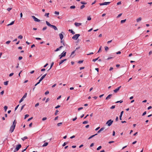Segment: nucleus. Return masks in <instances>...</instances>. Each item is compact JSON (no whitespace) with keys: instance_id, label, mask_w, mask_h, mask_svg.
I'll list each match as a JSON object with an SVG mask.
<instances>
[{"instance_id":"f257e3e1","label":"nucleus","mask_w":152,"mask_h":152,"mask_svg":"<svg viewBox=\"0 0 152 152\" xmlns=\"http://www.w3.org/2000/svg\"><path fill=\"white\" fill-rule=\"evenodd\" d=\"M16 123V121L15 120L13 122L12 125L10 127V131L11 133H12L13 132L14 130L15 129Z\"/></svg>"},{"instance_id":"f03ea898","label":"nucleus","mask_w":152,"mask_h":152,"mask_svg":"<svg viewBox=\"0 0 152 152\" xmlns=\"http://www.w3.org/2000/svg\"><path fill=\"white\" fill-rule=\"evenodd\" d=\"M46 23L48 26L53 28L55 30H58V28L55 26L51 25L47 21H46Z\"/></svg>"},{"instance_id":"7ed1b4c3","label":"nucleus","mask_w":152,"mask_h":152,"mask_svg":"<svg viewBox=\"0 0 152 152\" xmlns=\"http://www.w3.org/2000/svg\"><path fill=\"white\" fill-rule=\"evenodd\" d=\"M113 122V121L111 119H110L108 120L106 123V124L108 126H110L112 124Z\"/></svg>"},{"instance_id":"20e7f679","label":"nucleus","mask_w":152,"mask_h":152,"mask_svg":"<svg viewBox=\"0 0 152 152\" xmlns=\"http://www.w3.org/2000/svg\"><path fill=\"white\" fill-rule=\"evenodd\" d=\"M80 36V34H75L72 37V39L74 40H77Z\"/></svg>"},{"instance_id":"39448f33","label":"nucleus","mask_w":152,"mask_h":152,"mask_svg":"<svg viewBox=\"0 0 152 152\" xmlns=\"http://www.w3.org/2000/svg\"><path fill=\"white\" fill-rule=\"evenodd\" d=\"M66 53V52L64 51L59 56H60V59H61L62 58V57H64L65 56Z\"/></svg>"},{"instance_id":"423d86ee","label":"nucleus","mask_w":152,"mask_h":152,"mask_svg":"<svg viewBox=\"0 0 152 152\" xmlns=\"http://www.w3.org/2000/svg\"><path fill=\"white\" fill-rule=\"evenodd\" d=\"M32 17L34 19V21L37 22H39L40 21V20L36 18L34 16H32Z\"/></svg>"},{"instance_id":"0eeeda50","label":"nucleus","mask_w":152,"mask_h":152,"mask_svg":"<svg viewBox=\"0 0 152 152\" xmlns=\"http://www.w3.org/2000/svg\"><path fill=\"white\" fill-rule=\"evenodd\" d=\"M21 147V145L20 144H18L16 146L15 150L16 151H18Z\"/></svg>"},{"instance_id":"6e6552de","label":"nucleus","mask_w":152,"mask_h":152,"mask_svg":"<svg viewBox=\"0 0 152 152\" xmlns=\"http://www.w3.org/2000/svg\"><path fill=\"white\" fill-rule=\"evenodd\" d=\"M62 33L64 34V32H61V33H60L59 34L60 38L61 40L62 39L64 38V36L63 35Z\"/></svg>"},{"instance_id":"1a4fd4ad","label":"nucleus","mask_w":152,"mask_h":152,"mask_svg":"<svg viewBox=\"0 0 152 152\" xmlns=\"http://www.w3.org/2000/svg\"><path fill=\"white\" fill-rule=\"evenodd\" d=\"M74 24L76 26L78 27L81 25L82 23L75 22Z\"/></svg>"},{"instance_id":"9d476101","label":"nucleus","mask_w":152,"mask_h":152,"mask_svg":"<svg viewBox=\"0 0 152 152\" xmlns=\"http://www.w3.org/2000/svg\"><path fill=\"white\" fill-rule=\"evenodd\" d=\"M121 87V86H120L117 88H116V89L114 90L113 91L115 93H117L118 92V91L119 90L120 88Z\"/></svg>"},{"instance_id":"9b49d317","label":"nucleus","mask_w":152,"mask_h":152,"mask_svg":"<svg viewBox=\"0 0 152 152\" xmlns=\"http://www.w3.org/2000/svg\"><path fill=\"white\" fill-rule=\"evenodd\" d=\"M26 96H23V97L20 99L19 102L20 103L22 102L24 99L26 97Z\"/></svg>"},{"instance_id":"f8f14e48","label":"nucleus","mask_w":152,"mask_h":152,"mask_svg":"<svg viewBox=\"0 0 152 152\" xmlns=\"http://www.w3.org/2000/svg\"><path fill=\"white\" fill-rule=\"evenodd\" d=\"M47 74H46L44 75H43L40 78V81H41L47 75Z\"/></svg>"},{"instance_id":"ddd939ff","label":"nucleus","mask_w":152,"mask_h":152,"mask_svg":"<svg viewBox=\"0 0 152 152\" xmlns=\"http://www.w3.org/2000/svg\"><path fill=\"white\" fill-rule=\"evenodd\" d=\"M66 59H65L64 60H61L59 63V65H60V64H62L64 62L66 61Z\"/></svg>"},{"instance_id":"4468645a","label":"nucleus","mask_w":152,"mask_h":152,"mask_svg":"<svg viewBox=\"0 0 152 152\" xmlns=\"http://www.w3.org/2000/svg\"><path fill=\"white\" fill-rule=\"evenodd\" d=\"M75 50L73 51L71 53V55H70V57H72L73 58L74 57L75 55L73 56V55L75 53Z\"/></svg>"},{"instance_id":"2eb2a0df","label":"nucleus","mask_w":152,"mask_h":152,"mask_svg":"<svg viewBox=\"0 0 152 152\" xmlns=\"http://www.w3.org/2000/svg\"><path fill=\"white\" fill-rule=\"evenodd\" d=\"M142 20V18L141 17H139V18H137L136 19L137 22H139L140 21Z\"/></svg>"},{"instance_id":"dca6fc26","label":"nucleus","mask_w":152,"mask_h":152,"mask_svg":"<svg viewBox=\"0 0 152 152\" xmlns=\"http://www.w3.org/2000/svg\"><path fill=\"white\" fill-rule=\"evenodd\" d=\"M69 31L72 34H75V32L73 31L72 29H69Z\"/></svg>"},{"instance_id":"f3484780","label":"nucleus","mask_w":152,"mask_h":152,"mask_svg":"<svg viewBox=\"0 0 152 152\" xmlns=\"http://www.w3.org/2000/svg\"><path fill=\"white\" fill-rule=\"evenodd\" d=\"M97 134H95L94 135H92L90 137H89L88 138V140H89L90 139H91V138H92V137H94V136H95L96 135H97Z\"/></svg>"},{"instance_id":"a211bd4d","label":"nucleus","mask_w":152,"mask_h":152,"mask_svg":"<svg viewBox=\"0 0 152 152\" xmlns=\"http://www.w3.org/2000/svg\"><path fill=\"white\" fill-rule=\"evenodd\" d=\"M104 129V128H101L98 131V133H100L101 131H102Z\"/></svg>"},{"instance_id":"6ab92c4d","label":"nucleus","mask_w":152,"mask_h":152,"mask_svg":"<svg viewBox=\"0 0 152 152\" xmlns=\"http://www.w3.org/2000/svg\"><path fill=\"white\" fill-rule=\"evenodd\" d=\"M14 23V21H12L10 24H9L7 25V26H9L12 25Z\"/></svg>"},{"instance_id":"aec40b11","label":"nucleus","mask_w":152,"mask_h":152,"mask_svg":"<svg viewBox=\"0 0 152 152\" xmlns=\"http://www.w3.org/2000/svg\"><path fill=\"white\" fill-rule=\"evenodd\" d=\"M28 138V137H27L26 136H25V137H23V138H21L22 140H23V141H24L26 139Z\"/></svg>"},{"instance_id":"412c9836","label":"nucleus","mask_w":152,"mask_h":152,"mask_svg":"<svg viewBox=\"0 0 152 152\" xmlns=\"http://www.w3.org/2000/svg\"><path fill=\"white\" fill-rule=\"evenodd\" d=\"M104 5H107L109 4L110 3V2H104Z\"/></svg>"},{"instance_id":"4be33fe9","label":"nucleus","mask_w":152,"mask_h":152,"mask_svg":"<svg viewBox=\"0 0 152 152\" xmlns=\"http://www.w3.org/2000/svg\"><path fill=\"white\" fill-rule=\"evenodd\" d=\"M61 42L63 44V45L64 46L65 45L64 44V40H63V39L61 40Z\"/></svg>"},{"instance_id":"5701e85b","label":"nucleus","mask_w":152,"mask_h":152,"mask_svg":"<svg viewBox=\"0 0 152 152\" xmlns=\"http://www.w3.org/2000/svg\"><path fill=\"white\" fill-rule=\"evenodd\" d=\"M48 144V142L45 143L43 145V147H45L47 146Z\"/></svg>"},{"instance_id":"b1692460","label":"nucleus","mask_w":152,"mask_h":152,"mask_svg":"<svg viewBox=\"0 0 152 152\" xmlns=\"http://www.w3.org/2000/svg\"><path fill=\"white\" fill-rule=\"evenodd\" d=\"M7 108H8V107L7 106H4V110L6 112L7 111Z\"/></svg>"},{"instance_id":"393cba45","label":"nucleus","mask_w":152,"mask_h":152,"mask_svg":"<svg viewBox=\"0 0 152 152\" xmlns=\"http://www.w3.org/2000/svg\"><path fill=\"white\" fill-rule=\"evenodd\" d=\"M99 58V57L93 59L92 60V61L93 62H95L96 61L98 60V59Z\"/></svg>"},{"instance_id":"a878e982","label":"nucleus","mask_w":152,"mask_h":152,"mask_svg":"<svg viewBox=\"0 0 152 152\" xmlns=\"http://www.w3.org/2000/svg\"><path fill=\"white\" fill-rule=\"evenodd\" d=\"M80 3L81 4H83V5H84V4H87V3L86 2H85L84 1H81L80 2Z\"/></svg>"},{"instance_id":"bb28decb","label":"nucleus","mask_w":152,"mask_h":152,"mask_svg":"<svg viewBox=\"0 0 152 152\" xmlns=\"http://www.w3.org/2000/svg\"><path fill=\"white\" fill-rule=\"evenodd\" d=\"M75 7L74 5H72L70 7V8L71 9H75Z\"/></svg>"},{"instance_id":"cd10ccee","label":"nucleus","mask_w":152,"mask_h":152,"mask_svg":"<svg viewBox=\"0 0 152 152\" xmlns=\"http://www.w3.org/2000/svg\"><path fill=\"white\" fill-rule=\"evenodd\" d=\"M126 19L122 20L121 21V23H123L125 22V21H126Z\"/></svg>"},{"instance_id":"c85d7f7f","label":"nucleus","mask_w":152,"mask_h":152,"mask_svg":"<svg viewBox=\"0 0 152 152\" xmlns=\"http://www.w3.org/2000/svg\"><path fill=\"white\" fill-rule=\"evenodd\" d=\"M49 13H46L45 14V16H46L48 18L49 17Z\"/></svg>"},{"instance_id":"c756f323","label":"nucleus","mask_w":152,"mask_h":152,"mask_svg":"<svg viewBox=\"0 0 152 152\" xmlns=\"http://www.w3.org/2000/svg\"><path fill=\"white\" fill-rule=\"evenodd\" d=\"M68 143V142H64L63 144L62 145V146H65Z\"/></svg>"},{"instance_id":"7c9ffc66","label":"nucleus","mask_w":152,"mask_h":152,"mask_svg":"<svg viewBox=\"0 0 152 152\" xmlns=\"http://www.w3.org/2000/svg\"><path fill=\"white\" fill-rule=\"evenodd\" d=\"M53 64H54L53 62L51 64V65H50V68L48 70V71L49 70L52 68V66H53Z\"/></svg>"},{"instance_id":"2f4dec72","label":"nucleus","mask_w":152,"mask_h":152,"mask_svg":"<svg viewBox=\"0 0 152 152\" xmlns=\"http://www.w3.org/2000/svg\"><path fill=\"white\" fill-rule=\"evenodd\" d=\"M91 19V18L90 16H88L87 18V20H90Z\"/></svg>"},{"instance_id":"473e14b6","label":"nucleus","mask_w":152,"mask_h":152,"mask_svg":"<svg viewBox=\"0 0 152 152\" xmlns=\"http://www.w3.org/2000/svg\"><path fill=\"white\" fill-rule=\"evenodd\" d=\"M85 7V6L84 5H82L80 7V9H83Z\"/></svg>"},{"instance_id":"72a5a7b5","label":"nucleus","mask_w":152,"mask_h":152,"mask_svg":"<svg viewBox=\"0 0 152 152\" xmlns=\"http://www.w3.org/2000/svg\"><path fill=\"white\" fill-rule=\"evenodd\" d=\"M62 123L61 122V123H58L57 124V125L58 126H61L62 125Z\"/></svg>"},{"instance_id":"f704fd0d","label":"nucleus","mask_w":152,"mask_h":152,"mask_svg":"<svg viewBox=\"0 0 152 152\" xmlns=\"http://www.w3.org/2000/svg\"><path fill=\"white\" fill-rule=\"evenodd\" d=\"M104 48H105V50H106V51H107L108 49H109V48L108 47H107V46H105V47H104Z\"/></svg>"},{"instance_id":"c9c22d12","label":"nucleus","mask_w":152,"mask_h":152,"mask_svg":"<svg viewBox=\"0 0 152 152\" xmlns=\"http://www.w3.org/2000/svg\"><path fill=\"white\" fill-rule=\"evenodd\" d=\"M18 38L20 39H21L23 38V36L21 35H20L19 36H18Z\"/></svg>"},{"instance_id":"e433bc0d","label":"nucleus","mask_w":152,"mask_h":152,"mask_svg":"<svg viewBox=\"0 0 152 152\" xmlns=\"http://www.w3.org/2000/svg\"><path fill=\"white\" fill-rule=\"evenodd\" d=\"M8 81H7L6 82H5L4 83V84L5 85H7L8 84Z\"/></svg>"},{"instance_id":"4c0bfd02","label":"nucleus","mask_w":152,"mask_h":152,"mask_svg":"<svg viewBox=\"0 0 152 152\" xmlns=\"http://www.w3.org/2000/svg\"><path fill=\"white\" fill-rule=\"evenodd\" d=\"M102 148V146H99L98 148H97V150H99Z\"/></svg>"},{"instance_id":"58836bf2","label":"nucleus","mask_w":152,"mask_h":152,"mask_svg":"<svg viewBox=\"0 0 152 152\" xmlns=\"http://www.w3.org/2000/svg\"><path fill=\"white\" fill-rule=\"evenodd\" d=\"M111 96H107L106 98V99H110V98Z\"/></svg>"},{"instance_id":"ea45409f","label":"nucleus","mask_w":152,"mask_h":152,"mask_svg":"<svg viewBox=\"0 0 152 152\" xmlns=\"http://www.w3.org/2000/svg\"><path fill=\"white\" fill-rule=\"evenodd\" d=\"M54 13L55 14L58 15L59 14V12L57 11H55L54 12Z\"/></svg>"},{"instance_id":"a19ab883","label":"nucleus","mask_w":152,"mask_h":152,"mask_svg":"<svg viewBox=\"0 0 152 152\" xmlns=\"http://www.w3.org/2000/svg\"><path fill=\"white\" fill-rule=\"evenodd\" d=\"M29 115L28 114H26L25 115L24 119H25L27 118L29 116Z\"/></svg>"},{"instance_id":"79ce46f5","label":"nucleus","mask_w":152,"mask_h":152,"mask_svg":"<svg viewBox=\"0 0 152 152\" xmlns=\"http://www.w3.org/2000/svg\"><path fill=\"white\" fill-rule=\"evenodd\" d=\"M11 42V41L9 40L7 41L6 42V43L7 44H9Z\"/></svg>"},{"instance_id":"37998d69","label":"nucleus","mask_w":152,"mask_h":152,"mask_svg":"<svg viewBox=\"0 0 152 152\" xmlns=\"http://www.w3.org/2000/svg\"><path fill=\"white\" fill-rule=\"evenodd\" d=\"M83 61H79L78 62V63L79 64L82 63L83 62Z\"/></svg>"},{"instance_id":"c03bdc74","label":"nucleus","mask_w":152,"mask_h":152,"mask_svg":"<svg viewBox=\"0 0 152 152\" xmlns=\"http://www.w3.org/2000/svg\"><path fill=\"white\" fill-rule=\"evenodd\" d=\"M60 49H59V48H57L56 50H55V52H57L60 50Z\"/></svg>"},{"instance_id":"a18cd8bd","label":"nucleus","mask_w":152,"mask_h":152,"mask_svg":"<svg viewBox=\"0 0 152 152\" xmlns=\"http://www.w3.org/2000/svg\"><path fill=\"white\" fill-rule=\"evenodd\" d=\"M88 123V121H85L83 122V124H87Z\"/></svg>"},{"instance_id":"49530a36","label":"nucleus","mask_w":152,"mask_h":152,"mask_svg":"<svg viewBox=\"0 0 152 152\" xmlns=\"http://www.w3.org/2000/svg\"><path fill=\"white\" fill-rule=\"evenodd\" d=\"M101 47H102V46H101L98 51V53H99L100 51L101 50Z\"/></svg>"},{"instance_id":"de8ad7c7","label":"nucleus","mask_w":152,"mask_h":152,"mask_svg":"<svg viewBox=\"0 0 152 152\" xmlns=\"http://www.w3.org/2000/svg\"><path fill=\"white\" fill-rule=\"evenodd\" d=\"M47 118L46 117H44L42 118V120L43 121H44L45 120H46Z\"/></svg>"},{"instance_id":"09e8293b","label":"nucleus","mask_w":152,"mask_h":152,"mask_svg":"<svg viewBox=\"0 0 152 152\" xmlns=\"http://www.w3.org/2000/svg\"><path fill=\"white\" fill-rule=\"evenodd\" d=\"M47 28V27L46 26L44 27L42 29V30L43 31H44Z\"/></svg>"},{"instance_id":"8fccbe9b","label":"nucleus","mask_w":152,"mask_h":152,"mask_svg":"<svg viewBox=\"0 0 152 152\" xmlns=\"http://www.w3.org/2000/svg\"><path fill=\"white\" fill-rule=\"evenodd\" d=\"M115 105H113L110 108L112 109H113L115 108Z\"/></svg>"},{"instance_id":"3c124183","label":"nucleus","mask_w":152,"mask_h":152,"mask_svg":"<svg viewBox=\"0 0 152 152\" xmlns=\"http://www.w3.org/2000/svg\"><path fill=\"white\" fill-rule=\"evenodd\" d=\"M12 9V8H8L7 9V11H10V10Z\"/></svg>"},{"instance_id":"603ef678","label":"nucleus","mask_w":152,"mask_h":152,"mask_svg":"<svg viewBox=\"0 0 152 152\" xmlns=\"http://www.w3.org/2000/svg\"><path fill=\"white\" fill-rule=\"evenodd\" d=\"M99 4L100 6L104 5V3H100Z\"/></svg>"},{"instance_id":"864d4df0","label":"nucleus","mask_w":152,"mask_h":152,"mask_svg":"<svg viewBox=\"0 0 152 152\" xmlns=\"http://www.w3.org/2000/svg\"><path fill=\"white\" fill-rule=\"evenodd\" d=\"M122 102H123V101L121 100H120V101H118L116 102V103H118V102H120V103H121Z\"/></svg>"},{"instance_id":"5fc2aeb1","label":"nucleus","mask_w":152,"mask_h":152,"mask_svg":"<svg viewBox=\"0 0 152 152\" xmlns=\"http://www.w3.org/2000/svg\"><path fill=\"white\" fill-rule=\"evenodd\" d=\"M121 4V1H120V2H118L117 3V5H120V4Z\"/></svg>"},{"instance_id":"6e6d98bb","label":"nucleus","mask_w":152,"mask_h":152,"mask_svg":"<svg viewBox=\"0 0 152 152\" xmlns=\"http://www.w3.org/2000/svg\"><path fill=\"white\" fill-rule=\"evenodd\" d=\"M23 58L22 56H20L18 58V59L20 60H21Z\"/></svg>"},{"instance_id":"4d7b16f0","label":"nucleus","mask_w":152,"mask_h":152,"mask_svg":"<svg viewBox=\"0 0 152 152\" xmlns=\"http://www.w3.org/2000/svg\"><path fill=\"white\" fill-rule=\"evenodd\" d=\"M13 74H14L13 73H12L9 75V76L11 77V76H12L13 75Z\"/></svg>"},{"instance_id":"13d9d810","label":"nucleus","mask_w":152,"mask_h":152,"mask_svg":"<svg viewBox=\"0 0 152 152\" xmlns=\"http://www.w3.org/2000/svg\"><path fill=\"white\" fill-rule=\"evenodd\" d=\"M25 104H24V105H23L22 107H21V110H23V108L24 106H25Z\"/></svg>"},{"instance_id":"bf43d9fd","label":"nucleus","mask_w":152,"mask_h":152,"mask_svg":"<svg viewBox=\"0 0 152 152\" xmlns=\"http://www.w3.org/2000/svg\"><path fill=\"white\" fill-rule=\"evenodd\" d=\"M122 15V13L120 14L119 15H118V16L117 17L118 18L120 17Z\"/></svg>"},{"instance_id":"052dcab7","label":"nucleus","mask_w":152,"mask_h":152,"mask_svg":"<svg viewBox=\"0 0 152 152\" xmlns=\"http://www.w3.org/2000/svg\"><path fill=\"white\" fill-rule=\"evenodd\" d=\"M33 118V117H31V118L28 119V121H29L30 120H31Z\"/></svg>"},{"instance_id":"680f3d73","label":"nucleus","mask_w":152,"mask_h":152,"mask_svg":"<svg viewBox=\"0 0 152 152\" xmlns=\"http://www.w3.org/2000/svg\"><path fill=\"white\" fill-rule=\"evenodd\" d=\"M49 93V92L48 91H47L45 93V95H46L47 94H48Z\"/></svg>"},{"instance_id":"e2e57ef3","label":"nucleus","mask_w":152,"mask_h":152,"mask_svg":"<svg viewBox=\"0 0 152 152\" xmlns=\"http://www.w3.org/2000/svg\"><path fill=\"white\" fill-rule=\"evenodd\" d=\"M39 105V103H37L35 105V107H37Z\"/></svg>"},{"instance_id":"0e129e2a","label":"nucleus","mask_w":152,"mask_h":152,"mask_svg":"<svg viewBox=\"0 0 152 152\" xmlns=\"http://www.w3.org/2000/svg\"><path fill=\"white\" fill-rule=\"evenodd\" d=\"M58 110H57L56 112V113L55 114V115H56L57 114V113L58 112Z\"/></svg>"},{"instance_id":"69168bd1","label":"nucleus","mask_w":152,"mask_h":152,"mask_svg":"<svg viewBox=\"0 0 152 152\" xmlns=\"http://www.w3.org/2000/svg\"><path fill=\"white\" fill-rule=\"evenodd\" d=\"M19 104L15 108V110H16L18 107V106H19Z\"/></svg>"},{"instance_id":"338daca9","label":"nucleus","mask_w":152,"mask_h":152,"mask_svg":"<svg viewBox=\"0 0 152 152\" xmlns=\"http://www.w3.org/2000/svg\"><path fill=\"white\" fill-rule=\"evenodd\" d=\"M48 65V63H46L44 66V68L46 67Z\"/></svg>"},{"instance_id":"774afa93","label":"nucleus","mask_w":152,"mask_h":152,"mask_svg":"<svg viewBox=\"0 0 152 152\" xmlns=\"http://www.w3.org/2000/svg\"><path fill=\"white\" fill-rule=\"evenodd\" d=\"M77 119V117H76L75 118H73L72 120H73V121H75Z\"/></svg>"}]
</instances>
